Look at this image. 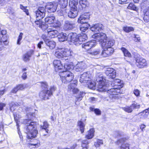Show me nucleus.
Instances as JSON below:
<instances>
[{
    "mask_svg": "<svg viewBox=\"0 0 149 149\" xmlns=\"http://www.w3.org/2000/svg\"><path fill=\"white\" fill-rule=\"evenodd\" d=\"M79 3L80 5L79 7H80L81 10L83 8H85L86 6H88L89 5V3L87 0H80L79 1Z\"/></svg>",
    "mask_w": 149,
    "mask_h": 149,
    "instance_id": "2f4dec72",
    "label": "nucleus"
},
{
    "mask_svg": "<svg viewBox=\"0 0 149 149\" xmlns=\"http://www.w3.org/2000/svg\"><path fill=\"white\" fill-rule=\"evenodd\" d=\"M17 129L18 130V134L19 135V138L21 139V140H22L23 139V136L22 135V133L20 131H19V126H17Z\"/></svg>",
    "mask_w": 149,
    "mask_h": 149,
    "instance_id": "338daca9",
    "label": "nucleus"
},
{
    "mask_svg": "<svg viewBox=\"0 0 149 149\" xmlns=\"http://www.w3.org/2000/svg\"><path fill=\"white\" fill-rule=\"evenodd\" d=\"M47 31L48 36L51 38H54L58 36V32L56 30L49 28L47 29Z\"/></svg>",
    "mask_w": 149,
    "mask_h": 149,
    "instance_id": "aec40b11",
    "label": "nucleus"
},
{
    "mask_svg": "<svg viewBox=\"0 0 149 149\" xmlns=\"http://www.w3.org/2000/svg\"><path fill=\"white\" fill-rule=\"evenodd\" d=\"M45 12L46 10L45 8L39 7L36 12V20H40L42 19L45 16Z\"/></svg>",
    "mask_w": 149,
    "mask_h": 149,
    "instance_id": "423d86ee",
    "label": "nucleus"
},
{
    "mask_svg": "<svg viewBox=\"0 0 149 149\" xmlns=\"http://www.w3.org/2000/svg\"><path fill=\"white\" fill-rule=\"evenodd\" d=\"M121 49L123 53L125 56L128 57L131 56V54L124 47H122Z\"/></svg>",
    "mask_w": 149,
    "mask_h": 149,
    "instance_id": "79ce46f5",
    "label": "nucleus"
},
{
    "mask_svg": "<svg viewBox=\"0 0 149 149\" xmlns=\"http://www.w3.org/2000/svg\"><path fill=\"white\" fill-rule=\"evenodd\" d=\"M23 33H20L18 37V39L17 40V44L18 45H20L21 44L20 41L22 40Z\"/></svg>",
    "mask_w": 149,
    "mask_h": 149,
    "instance_id": "6e6d98bb",
    "label": "nucleus"
},
{
    "mask_svg": "<svg viewBox=\"0 0 149 149\" xmlns=\"http://www.w3.org/2000/svg\"><path fill=\"white\" fill-rule=\"evenodd\" d=\"M133 109H139L140 108V106L137 103H134L131 105Z\"/></svg>",
    "mask_w": 149,
    "mask_h": 149,
    "instance_id": "052dcab7",
    "label": "nucleus"
},
{
    "mask_svg": "<svg viewBox=\"0 0 149 149\" xmlns=\"http://www.w3.org/2000/svg\"><path fill=\"white\" fill-rule=\"evenodd\" d=\"M114 40L106 38L100 43L102 49L111 48L115 43Z\"/></svg>",
    "mask_w": 149,
    "mask_h": 149,
    "instance_id": "39448f33",
    "label": "nucleus"
},
{
    "mask_svg": "<svg viewBox=\"0 0 149 149\" xmlns=\"http://www.w3.org/2000/svg\"><path fill=\"white\" fill-rule=\"evenodd\" d=\"M90 26V25L88 24H82L80 26V30L83 32H85Z\"/></svg>",
    "mask_w": 149,
    "mask_h": 149,
    "instance_id": "ea45409f",
    "label": "nucleus"
},
{
    "mask_svg": "<svg viewBox=\"0 0 149 149\" xmlns=\"http://www.w3.org/2000/svg\"><path fill=\"white\" fill-rule=\"evenodd\" d=\"M58 1L61 8H63L66 7L68 4V0H58Z\"/></svg>",
    "mask_w": 149,
    "mask_h": 149,
    "instance_id": "c9c22d12",
    "label": "nucleus"
},
{
    "mask_svg": "<svg viewBox=\"0 0 149 149\" xmlns=\"http://www.w3.org/2000/svg\"><path fill=\"white\" fill-rule=\"evenodd\" d=\"M74 68V66L72 63H65L63 66V69H62L63 71H68V70H73Z\"/></svg>",
    "mask_w": 149,
    "mask_h": 149,
    "instance_id": "473e14b6",
    "label": "nucleus"
},
{
    "mask_svg": "<svg viewBox=\"0 0 149 149\" xmlns=\"http://www.w3.org/2000/svg\"><path fill=\"white\" fill-rule=\"evenodd\" d=\"M34 51L31 50L24 54L23 56V59L24 61H27L30 60V58L33 54Z\"/></svg>",
    "mask_w": 149,
    "mask_h": 149,
    "instance_id": "bb28decb",
    "label": "nucleus"
},
{
    "mask_svg": "<svg viewBox=\"0 0 149 149\" xmlns=\"http://www.w3.org/2000/svg\"><path fill=\"white\" fill-rule=\"evenodd\" d=\"M133 37L135 38L134 41L137 42H140L141 38L138 35L134 34Z\"/></svg>",
    "mask_w": 149,
    "mask_h": 149,
    "instance_id": "5fc2aeb1",
    "label": "nucleus"
},
{
    "mask_svg": "<svg viewBox=\"0 0 149 149\" xmlns=\"http://www.w3.org/2000/svg\"><path fill=\"white\" fill-rule=\"evenodd\" d=\"M95 40L88 42L85 43L83 44L82 45V47L86 50H88L92 47L95 45Z\"/></svg>",
    "mask_w": 149,
    "mask_h": 149,
    "instance_id": "6ab92c4d",
    "label": "nucleus"
},
{
    "mask_svg": "<svg viewBox=\"0 0 149 149\" xmlns=\"http://www.w3.org/2000/svg\"><path fill=\"white\" fill-rule=\"evenodd\" d=\"M63 48H58L55 53V56L58 58H63Z\"/></svg>",
    "mask_w": 149,
    "mask_h": 149,
    "instance_id": "cd10ccee",
    "label": "nucleus"
},
{
    "mask_svg": "<svg viewBox=\"0 0 149 149\" xmlns=\"http://www.w3.org/2000/svg\"><path fill=\"white\" fill-rule=\"evenodd\" d=\"M77 81L74 80L72 82L68 87V90L70 92H72L73 94H76L78 91V89L76 87L77 86Z\"/></svg>",
    "mask_w": 149,
    "mask_h": 149,
    "instance_id": "6e6552de",
    "label": "nucleus"
},
{
    "mask_svg": "<svg viewBox=\"0 0 149 149\" xmlns=\"http://www.w3.org/2000/svg\"><path fill=\"white\" fill-rule=\"evenodd\" d=\"M144 17L143 19L146 22H149V7L144 9L143 11Z\"/></svg>",
    "mask_w": 149,
    "mask_h": 149,
    "instance_id": "c85d7f7f",
    "label": "nucleus"
},
{
    "mask_svg": "<svg viewBox=\"0 0 149 149\" xmlns=\"http://www.w3.org/2000/svg\"><path fill=\"white\" fill-rule=\"evenodd\" d=\"M112 83L111 85L112 86H113L114 88L116 89H119L122 87L121 85V81L118 79H113L111 81Z\"/></svg>",
    "mask_w": 149,
    "mask_h": 149,
    "instance_id": "a211bd4d",
    "label": "nucleus"
},
{
    "mask_svg": "<svg viewBox=\"0 0 149 149\" xmlns=\"http://www.w3.org/2000/svg\"><path fill=\"white\" fill-rule=\"evenodd\" d=\"M87 85L88 87L90 89H95L96 86V83L94 81H93L90 79L89 81L87 82Z\"/></svg>",
    "mask_w": 149,
    "mask_h": 149,
    "instance_id": "e433bc0d",
    "label": "nucleus"
},
{
    "mask_svg": "<svg viewBox=\"0 0 149 149\" xmlns=\"http://www.w3.org/2000/svg\"><path fill=\"white\" fill-rule=\"evenodd\" d=\"M49 126V124L46 121H45L43 122V124L40 125V127L42 130H45V132L46 133V134H44L43 136H49L48 131L49 130L48 128Z\"/></svg>",
    "mask_w": 149,
    "mask_h": 149,
    "instance_id": "a878e982",
    "label": "nucleus"
},
{
    "mask_svg": "<svg viewBox=\"0 0 149 149\" xmlns=\"http://www.w3.org/2000/svg\"><path fill=\"white\" fill-rule=\"evenodd\" d=\"M94 129H91L87 132V134L86 136V138L87 139L92 138L94 136Z\"/></svg>",
    "mask_w": 149,
    "mask_h": 149,
    "instance_id": "f704fd0d",
    "label": "nucleus"
},
{
    "mask_svg": "<svg viewBox=\"0 0 149 149\" xmlns=\"http://www.w3.org/2000/svg\"><path fill=\"white\" fill-rule=\"evenodd\" d=\"M85 93L83 92H80L77 97V101H80L82 100V97L85 95Z\"/></svg>",
    "mask_w": 149,
    "mask_h": 149,
    "instance_id": "3c124183",
    "label": "nucleus"
},
{
    "mask_svg": "<svg viewBox=\"0 0 149 149\" xmlns=\"http://www.w3.org/2000/svg\"><path fill=\"white\" fill-rule=\"evenodd\" d=\"M102 55L104 57H106L111 55L113 53V49L111 48H103Z\"/></svg>",
    "mask_w": 149,
    "mask_h": 149,
    "instance_id": "f3484780",
    "label": "nucleus"
},
{
    "mask_svg": "<svg viewBox=\"0 0 149 149\" xmlns=\"http://www.w3.org/2000/svg\"><path fill=\"white\" fill-rule=\"evenodd\" d=\"M123 29L124 31L127 33H129L134 30V29L133 27L130 26L124 27Z\"/></svg>",
    "mask_w": 149,
    "mask_h": 149,
    "instance_id": "de8ad7c7",
    "label": "nucleus"
},
{
    "mask_svg": "<svg viewBox=\"0 0 149 149\" xmlns=\"http://www.w3.org/2000/svg\"><path fill=\"white\" fill-rule=\"evenodd\" d=\"M78 0H70L69 6L71 8L75 10H78V11L81 10V8L80 7L77 8Z\"/></svg>",
    "mask_w": 149,
    "mask_h": 149,
    "instance_id": "b1692460",
    "label": "nucleus"
},
{
    "mask_svg": "<svg viewBox=\"0 0 149 149\" xmlns=\"http://www.w3.org/2000/svg\"><path fill=\"white\" fill-rule=\"evenodd\" d=\"M46 44L49 47L50 49H54L56 45L55 42L53 41H48Z\"/></svg>",
    "mask_w": 149,
    "mask_h": 149,
    "instance_id": "4c0bfd02",
    "label": "nucleus"
},
{
    "mask_svg": "<svg viewBox=\"0 0 149 149\" xmlns=\"http://www.w3.org/2000/svg\"><path fill=\"white\" fill-rule=\"evenodd\" d=\"M41 84V87L43 90H48V85L46 82H42L40 83Z\"/></svg>",
    "mask_w": 149,
    "mask_h": 149,
    "instance_id": "49530a36",
    "label": "nucleus"
},
{
    "mask_svg": "<svg viewBox=\"0 0 149 149\" xmlns=\"http://www.w3.org/2000/svg\"><path fill=\"white\" fill-rule=\"evenodd\" d=\"M103 26L102 24H97L93 25L91 28V30L94 32H97L103 30Z\"/></svg>",
    "mask_w": 149,
    "mask_h": 149,
    "instance_id": "4be33fe9",
    "label": "nucleus"
},
{
    "mask_svg": "<svg viewBox=\"0 0 149 149\" xmlns=\"http://www.w3.org/2000/svg\"><path fill=\"white\" fill-rule=\"evenodd\" d=\"M75 26V23L72 21L66 20L65 22L63 29L65 31L72 29Z\"/></svg>",
    "mask_w": 149,
    "mask_h": 149,
    "instance_id": "2eb2a0df",
    "label": "nucleus"
},
{
    "mask_svg": "<svg viewBox=\"0 0 149 149\" xmlns=\"http://www.w3.org/2000/svg\"><path fill=\"white\" fill-rule=\"evenodd\" d=\"M93 38L99 41L101 43L103 40L107 38L106 34L103 33H95L92 35Z\"/></svg>",
    "mask_w": 149,
    "mask_h": 149,
    "instance_id": "f8f14e48",
    "label": "nucleus"
},
{
    "mask_svg": "<svg viewBox=\"0 0 149 149\" xmlns=\"http://www.w3.org/2000/svg\"><path fill=\"white\" fill-rule=\"evenodd\" d=\"M58 4L55 2H50L48 3L45 7V9L48 10V11L50 13H54L56 11Z\"/></svg>",
    "mask_w": 149,
    "mask_h": 149,
    "instance_id": "9d476101",
    "label": "nucleus"
},
{
    "mask_svg": "<svg viewBox=\"0 0 149 149\" xmlns=\"http://www.w3.org/2000/svg\"><path fill=\"white\" fill-rule=\"evenodd\" d=\"M69 37L72 38V42L77 45L79 44H81L82 42L87 39L86 35L84 33H81L78 36L76 33H71L69 35Z\"/></svg>",
    "mask_w": 149,
    "mask_h": 149,
    "instance_id": "7ed1b4c3",
    "label": "nucleus"
},
{
    "mask_svg": "<svg viewBox=\"0 0 149 149\" xmlns=\"http://www.w3.org/2000/svg\"><path fill=\"white\" fill-rule=\"evenodd\" d=\"M100 49H97L93 50L92 51H89L88 53L93 55L96 56L99 54L100 53Z\"/></svg>",
    "mask_w": 149,
    "mask_h": 149,
    "instance_id": "c03bdc74",
    "label": "nucleus"
},
{
    "mask_svg": "<svg viewBox=\"0 0 149 149\" xmlns=\"http://www.w3.org/2000/svg\"><path fill=\"white\" fill-rule=\"evenodd\" d=\"M133 93L136 97H138L140 95V91L137 89H135L133 91Z\"/></svg>",
    "mask_w": 149,
    "mask_h": 149,
    "instance_id": "bf43d9fd",
    "label": "nucleus"
},
{
    "mask_svg": "<svg viewBox=\"0 0 149 149\" xmlns=\"http://www.w3.org/2000/svg\"><path fill=\"white\" fill-rule=\"evenodd\" d=\"M48 25L45 23L42 24L40 27L43 30H45L48 28Z\"/></svg>",
    "mask_w": 149,
    "mask_h": 149,
    "instance_id": "69168bd1",
    "label": "nucleus"
},
{
    "mask_svg": "<svg viewBox=\"0 0 149 149\" xmlns=\"http://www.w3.org/2000/svg\"><path fill=\"white\" fill-rule=\"evenodd\" d=\"M96 80L98 82L97 86L98 90L100 92H106L107 93L110 95H117V93L120 92V90L112 88L109 89L107 88V84H106V80L103 77L102 73L99 72L96 75Z\"/></svg>",
    "mask_w": 149,
    "mask_h": 149,
    "instance_id": "f257e3e1",
    "label": "nucleus"
},
{
    "mask_svg": "<svg viewBox=\"0 0 149 149\" xmlns=\"http://www.w3.org/2000/svg\"><path fill=\"white\" fill-rule=\"evenodd\" d=\"M20 8L21 9L24 10V12L27 15H29L28 10L27 9L26 7L21 4L20 5Z\"/></svg>",
    "mask_w": 149,
    "mask_h": 149,
    "instance_id": "13d9d810",
    "label": "nucleus"
},
{
    "mask_svg": "<svg viewBox=\"0 0 149 149\" xmlns=\"http://www.w3.org/2000/svg\"><path fill=\"white\" fill-rule=\"evenodd\" d=\"M136 65L139 68H142L147 66L146 60L142 58L138 57L136 59Z\"/></svg>",
    "mask_w": 149,
    "mask_h": 149,
    "instance_id": "0eeeda50",
    "label": "nucleus"
},
{
    "mask_svg": "<svg viewBox=\"0 0 149 149\" xmlns=\"http://www.w3.org/2000/svg\"><path fill=\"white\" fill-rule=\"evenodd\" d=\"M89 143L88 141L87 140H83L82 142L81 146L82 148L87 147L88 148V144Z\"/></svg>",
    "mask_w": 149,
    "mask_h": 149,
    "instance_id": "8fccbe9b",
    "label": "nucleus"
},
{
    "mask_svg": "<svg viewBox=\"0 0 149 149\" xmlns=\"http://www.w3.org/2000/svg\"><path fill=\"white\" fill-rule=\"evenodd\" d=\"M103 142L102 140L97 139L95 142L94 145L96 147H98L101 144H102Z\"/></svg>",
    "mask_w": 149,
    "mask_h": 149,
    "instance_id": "09e8293b",
    "label": "nucleus"
},
{
    "mask_svg": "<svg viewBox=\"0 0 149 149\" xmlns=\"http://www.w3.org/2000/svg\"><path fill=\"white\" fill-rule=\"evenodd\" d=\"M10 109L11 111H13L16 109V106L13 102L11 103L10 105Z\"/></svg>",
    "mask_w": 149,
    "mask_h": 149,
    "instance_id": "680f3d73",
    "label": "nucleus"
},
{
    "mask_svg": "<svg viewBox=\"0 0 149 149\" xmlns=\"http://www.w3.org/2000/svg\"><path fill=\"white\" fill-rule=\"evenodd\" d=\"M106 74L109 76L110 78L113 79L115 77L116 72L115 70L112 68H107L105 71Z\"/></svg>",
    "mask_w": 149,
    "mask_h": 149,
    "instance_id": "412c9836",
    "label": "nucleus"
},
{
    "mask_svg": "<svg viewBox=\"0 0 149 149\" xmlns=\"http://www.w3.org/2000/svg\"><path fill=\"white\" fill-rule=\"evenodd\" d=\"M63 51L64 57L71 56L73 54L72 50L68 49H63Z\"/></svg>",
    "mask_w": 149,
    "mask_h": 149,
    "instance_id": "7c9ffc66",
    "label": "nucleus"
},
{
    "mask_svg": "<svg viewBox=\"0 0 149 149\" xmlns=\"http://www.w3.org/2000/svg\"><path fill=\"white\" fill-rule=\"evenodd\" d=\"M20 8L21 9L24 10V12L27 15H29L28 10L27 9L26 7L21 4L20 5Z\"/></svg>",
    "mask_w": 149,
    "mask_h": 149,
    "instance_id": "4d7b16f0",
    "label": "nucleus"
},
{
    "mask_svg": "<svg viewBox=\"0 0 149 149\" xmlns=\"http://www.w3.org/2000/svg\"><path fill=\"white\" fill-rule=\"evenodd\" d=\"M78 10H75L73 8H71V10L68 13V15L69 17L71 18H74L78 15Z\"/></svg>",
    "mask_w": 149,
    "mask_h": 149,
    "instance_id": "c756f323",
    "label": "nucleus"
},
{
    "mask_svg": "<svg viewBox=\"0 0 149 149\" xmlns=\"http://www.w3.org/2000/svg\"><path fill=\"white\" fill-rule=\"evenodd\" d=\"M125 140V139L121 138L117 141V144L118 145L123 144L120 147V149H129V144L124 143Z\"/></svg>",
    "mask_w": 149,
    "mask_h": 149,
    "instance_id": "393cba45",
    "label": "nucleus"
},
{
    "mask_svg": "<svg viewBox=\"0 0 149 149\" xmlns=\"http://www.w3.org/2000/svg\"><path fill=\"white\" fill-rule=\"evenodd\" d=\"M70 33H71L68 35L63 33H59L58 36L59 41L60 42H63L68 40H70L72 42V38L69 37V35Z\"/></svg>",
    "mask_w": 149,
    "mask_h": 149,
    "instance_id": "ddd939ff",
    "label": "nucleus"
},
{
    "mask_svg": "<svg viewBox=\"0 0 149 149\" xmlns=\"http://www.w3.org/2000/svg\"><path fill=\"white\" fill-rule=\"evenodd\" d=\"M55 20V18L54 16L47 17L45 18V22L49 24L53 23Z\"/></svg>",
    "mask_w": 149,
    "mask_h": 149,
    "instance_id": "72a5a7b5",
    "label": "nucleus"
},
{
    "mask_svg": "<svg viewBox=\"0 0 149 149\" xmlns=\"http://www.w3.org/2000/svg\"><path fill=\"white\" fill-rule=\"evenodd\" d=\"M78 125L79 127V129L81 133L84 132L85 124L82 121H79L78 123Z\"/></svg>",
    "mask_w": 149,
    "mask_h": 149,
    "instance_id": "a19ab883",
    "label": "nucleus"
},
{
    "mask_svg": "<svg viewBox=\"0 0 149 149\" xmlns=\"http://www.w3.org/2000/svg\"><path fill=\"white\" fill-rule=\"evenodd\" d=\"M90 77L91 75L89 72H85L81 75L79 81L81 83H87L91 79Z\"/></svg>",
    "mask_w": 149,
    "mask_h": 149,
    "instance_id": "9b49d317",
    "label": "nucleus"
},
{
    "mask_svg": "<svg viewBox=\"0 0 149 149\" xmlns=\"http://www.w3.org/2000/svg\"><path fill=\"white\" fill-rule=\"evenodd\" d=\"M60 76L62 82L64 84H67L71 81L74 77L73 73L70 71L64 70L62 72Z\"/></svg>",
    "mask_w": 149,
    "mask_h": 149,
    "instance_id": "20e7f679",
    "label": "nucleus"
},
{
    "mask_svg": "<svg viewBox=\"0 0 149 149\" xmlns=\"http://www.w3.org/2000/svg\"><path fill=\"white\" fill-rule=\"evenodd\" d=\"M30 144L35 146V147H38L39 146L40 142L38 140H35L33 142L31 143Z\"/></svg>",
    "mask_w": 149,
    "mask_h": 149,
    "instance_id": "603ef678",
    "label": "nucleus"
},
{
    "mask_svg": "<svg viewBox=\"0 0 149 149\" xmlns=\"http://www.w3.org/2000/svg\"><path fill=\"white\" fill-rule=\"evenodd\" d=\"M34 114L29 113L27 115L29 119H26L24 121V123L26 124V130L27 131V137L29 139L35 138L38 133L36 129V123L35 122H32L31 119H33Z\"/></svg>",
    "mask_w": 149,
    "mask_h": 149,
    "instance_id": "f03ea898",
    "label": "nucleus"
},
{
    "mask_svg": "<svg viewBox=\"0 0 149 149\" xmlns=\"http://www.w3.org/2000/svg\"><path fill=\"white\" fill-rule=\"evenodd\" d=\"M52 95V93L49 90H43L39 93L40 98L46 100L49 99V97Z\"/></svg>",
    "mask_w": 149,
    "mask_h": 149,
    "instance_id": "4468645a",
    "label": "nucleus"
},
{
    "mask_svg": "<svg viewBox=\"0 0 149 149\" xmlns=\"http://www.w3.org/2000/svg\"><path fill=\"white\" fill-rule=\"evenodd\" d=\"M132 107L131 105L130 106H126V107L123 108V109L125 111L129 113H131L132 111Z\"/></svg>",
    "mask_w": 149,
    "mask_h": 149,
    "instance_id": "a18cd8bd",
    "label": "nucleus"
},
{
    "mask_svg": "<svg viewBox=\"0 0 149 149\" xmlns=\"http://www.w3.org/2000/svg\"><path fill=\"white\" fill-rule=\"evenodd\" d=\"M19 90H22L26 87V85L23 84H20L17 86Z\"/></svg>",
    "mask_w": 149,
    "mask_h": 149,
    "instance_id": "0e129e2a",
    "label": "nucleus"
},
{
    "mask_svg": "<svg viewBox=\"0 0 149 149\" xmlns=\"http://www.w3.org/2000/svg\"><path fill=\"white\" fill-rule=\"evenodd\" d=\"M13 115L15 121L17 124V126H18L19 124L18 123L19 122V118L21 117V116L18 113H15Z\"/></svg>",
    "mask_w": 149,
    "mask_h": 149,
    "instance_id": "37998d69",
    "label": "nucleus"
},
{
    "mask_svg": "<svg viewBox=\"0 0 149 149\" xmlns=\"http://www.w3.org/2000/svg\"><path fill=\"white\" fill-rule=\"evenodd\" d=\"M86 68V65L84 62H80L76 65L75 70L77 72L83 71Z\"/></svg>",
    "mask_w": 149,
    "mask_h": 149,
    "instance_id": "dca6fc26",
    "label": "nucleus"
},
{
    "mask_svg": "<svg viewBox=\"0 0 149 149\" xmlns=\"http://www.w3.org/2000/svg\"><path fill=\"white\" fill-rule=\"evenodd\" d=\"M61 25V22L58 21H56L54 23L53 26L54 27H60Z\"/></svg>",
    "mask_w": 149,
    "mask_h": 149,
    "instance_id": "e2e57ef3",
    "label": "nucleus"
},
{
    "mask_svg": "<svg viewBox=\"0 0 149 149\" xmlns=\"http://www.w3.org/2000/svg\"><path fill=\"white\" fill-rule=\"evenodd\" d=\"M90 15L88 13H84L81 15L79 18L78 22L82 24H88L89 19Z\"/></svg>",
    "mask_w": 149,
    "mask_h": 149,
    "instance_id": "1a4fd4ad",
    "label": "nucleus"
},
{
    "mask_svg": "<svg viewBox=\"0 0 149 149\" xmlns=\"http://www.w3.org/2000/svg\"><path fill=\"white\" fill-rule=\"evenodd\" d=\"M8 44V42L7 40H4L2 38L1 40L0 39V51H1L3 49L4 45H6Z\"/></svg>",
    "mask_w": 149,
    "mask_h": 149,
    "instance_id": "58836bf2",
    "label": "nucleus"
},
{
    "mask_svg": "<svg viewBox=\"0 0 149 149\" xmlns=\"http://www.w3.org/2000/svg\"><path fill=\"white\" fill-rule=\"evenodd\" d=\"M42 39L44 40L45 44L48 41V38L46 36V35H43L42 36Z\"/></svg>",
    "mask_w": 149,
    "mask_h": 149,
    "instance_id": "774afa93",
    "label": "nucleus"
},
{
    "mask_svg": "<svg viewBox=\"0 0 149 149\" xmlns=\"http://www.w3.org/2000/svg\"><path fill=\"white\" fill-rule=\"evenodd\" d=\"M129 9L135 10L137 9V8L135 6V5L132 3H130L127 7Z\"/></svg>",
    "mask_w": 149,
    "mask_h": 149,
    "instance_id": "864d4df0",
    "label": "nucleus"
},
{
    "mask_svg": "<svg viewBox=\"0 0 149 149\" xmlns=\"http://www.w3.org/2000/svg\"><path fill=\"white\" fill-rule=\"evenodd\" d=\"M53 64L56 71L59 70H62L63 69V66L60 60H54Z\"/></svg>",
    "mask_w": 149,
    "mask_h": 149,
    "instance_id": "5701e85b",
    "label": "nucleus"
}]
</instances>
